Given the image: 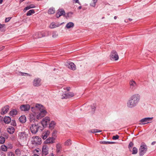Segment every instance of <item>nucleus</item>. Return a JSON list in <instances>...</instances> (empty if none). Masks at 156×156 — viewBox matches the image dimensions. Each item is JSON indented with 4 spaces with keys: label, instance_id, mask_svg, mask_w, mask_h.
<instances>
[{
    "label": "nucleus",
    "instance_id": "f257e3e1",
    "mask_svg": "<svg viewBox=\"0 0 156 156\" xmlns=\"http://www.w3.org/2000/svg\"><path fill=\"white\" fill-rule=\"evenodd\" d=\"M140 99V96L138 94H135L132 95L126 103L127 107L130 108H133L137 105Z\"/></svg>",
    "mask_w": 156,
    "mask_h": 156
},
{
    "label": "nucleus",
    "instance_id": "f03ea898",
    "mask_svg": "<svg viewBox=\"0 0 156 156\" xmlns=\"http://www.w3.org/2000/svg\"><path fill=\"white\" fill-rule=\"evenodd\" d=\"M35 108L37 109L40 111V113L36 116L37 119H41L46 115L47 112L45 108L42 105L39 104H36L35 107H32L31 108L32 109Z\"/></svg>",
    "mask_w": 156,
    "mask_h": 156
},
{
    "label": "nucleus",
    "instance_id": "7ed1b4c3",
    "mask_svg": "<svg viewBox=\"0 0 156 156\" xmlns=\"http://www.w3.org/2000/svg\"><path fill=\"white\" fill-rule=\"evenodd\" d=\"M67 89V88H66ZM69 89L67 88V91H64L62 95L61 98L62 99H67L73 97L74 95V94L72 92H69Z\"/></svg>",
    "mask_w": 156,
    "mask_h": 156
},
{
    "label": "nucleus",
    "instance_id": "20e7f679",
    "mask_svg": "<svg viewBox=\"0 0 156 156\" xmlns=\"http://www.w3.org/2000/svg\"><path fill=\"white\" fill-rule=\"evenodd\" d=\"M147 146L144 143H142L139 149V154L140 156H143L147 152Z\"/></svg>",
    "mask_w": 156,
    "mask_h": 156
},
{
    "label": "nucleus",
    "instance_id": "39448f33",
    "mask_svg": "<svg viewBox=\"0 0 156 156\" xmlns=\"http://www.w3.org/2000/svg\"><path fill=\"white\" fill-rule=\"evenodd\" d=\"M31 142L32 144L34 146H37L40 145L41 143V139L38 136H35L32 137Z\"/></svg>",
    "mask_w": 156,
    "mask_h": 156
},
{
    "label": "nucleus",
    "instance_id": "423d86ee",
    "mask_svg": "<svg viewBox=\"0 0 156 156\" xmlns=\"http://www.w3.org/2000/svg\"><path fill=\"white\" fill-rule=\"evenodd\" d=\"M55 132L52 133V137H49L44 142V143L46 144H52L55 142V138L53 136L55 134Z\"/></svg>",
    "mask_w": 156,
    "mask_h": 156
},
{
    "label": "nucleus",
    "instance_id": "0eeeda50",
    "mask_svg": "<svg viewBox=\"0 0 156 156\" xmlns=\"http://www.w3.org/2000/svg\"><path fill=\"white\" fill-rule=\"evenodd\" d=\"M30 130L33 134H35L38 131L37 123H34L31 125Z\"/></svg>",
    "mask_w": 156,
    "mask_h": 156
},
{
    "label": "nucleus",
    "instance_id": "6e6552de",
    "mask_svg": "<svg viewBox=\"0 0 156 156\" xmlns=\"http://www.w3.org/2000/svg\"><path fill=\"white\" fill-rule=\"evenodd\" d=\"M153 117H146L140 120V124H145L151 122Z\"/></svg>",
    "mask_w": 156,
    "mask_h": 156
},
{
    "label": "nucleus",
    "instance_id": "1a4fd4ad",
    "mask_svg": "<svg viewBox=\"0 0 156 156\" xmlns=\"http://www.w3.org/2000/svg\"><path fill=\"white\" fill-rule=\"evenodd\" d=\"M110 58L112 60L116 61L119 59V56L117 52L115 50H113L110 55Z\"/></svg>",
    "mask_w": 156,
    "mask_h": 156
},
{
    "label": "nucleus",
    "instance_id": "9d476101",
    "mask_svg": "<svg viewBox=\"0 0 156 156\" xmlns=\"http://www.w3.org/2000/svg\"><path fill=\"white\" fill-rule=\"evenodd\" d=\"M50 118L48 117H46L44 118L41 121L42 126L46 127L48 124L50 122Z\"/></svg>",
    "mask_w": 156,
    "mask_h": 156
},
{
    "label": "nucleus",
    "instance_id": "9b49d317",
    "mask_svg": "<svg viewBox=\"0 0 156 156\" xmlns=\"http://www.w3.org/2000/svg\"><path fill=\"white\" fill-rule=\"evenodd\" d=\"M28 135L25 132H20L18 133L20 138L23 141L26 140Z\"/></svg>",
    "mask_w": 156,
    "mask_h": 156
},
{
    "label": "nucleus",
    "instance_id": "f8f14e48",
    "mask_svg": "<svg viewBox=\"0 0 156 156\" xmlns=\"http://www.w3.org/2000/svg\"><path fill=\"white\" fill-rule=\"evenodd\" d=\"M65 15V12L63 9H59L57 11L56 16L57 18H58L62 16H64Z\"/></svg>",
    "mask_w": 156,
    "mask_h": 156
},
{
    "label": "nucleus",
    "instance_id": "ddd939ff",
    "mask_svg": "<svg viewBox=\"0 0 156 156\" xmlns=\"http://www.w3.org/2000/svg\"><path fill=\"white\" fill-rule=\"evenodd\" d=\"M20 109L22 111H28L30 109V105L28 104L22 105L20 107Z\"/></svg>",
    "mask_w": 156,
    "mask_h": 156
},
{
    "label": "nucleus",
    "instance_id": "4468645a",
    "mask_svg": "<svg viewBox=\"0 0 156 156\" xmlns=\"http://www.w3.org/2000/svg\"><path fill=\"white\" fill-rule=\"evenodd\" d=\"M48 153V148L46 146H44L42 150V155L45 156Z\"/></svg>",
    "mask_w": 156,
    "mask_h": 156
},
{
    "label": "nucleus",
    "instance_id": "2eb2a0df",
    "mask_svg": "<svg viewBox=\"0 0 156 156\" xmlns=\"http://www.w3.org/2000/svg\"><path fill=\"white\" fill-rule=\"evenodd\" d=\"M9 106L8 105H6L2 108L1 112V114L4 115L7 113L9 109Z\"/></svg>",
    "mask_w": 156,
    "mask_h": 156
},
{
    "label": "nucleus",
    "instance_id": "dca6fc26",
    "mask_svg": "<svg viewBox=\"0 0 156 156\" xmlns=\"http://www.w3.org/2000/svg\"><path fill=\"white\" fill-rule=\"evenodd\" d=\"M66 65L69 69L72 70H74L76 69L75 65L72 62H70L69 63H68Z\"/></svg>",
    "mask_w": 156,
    "mask_h": 156
},
{
    "label": "nucleus",
    "instance_id": "f3484780",
    "mask_svg": "<svg viewBox=\"0 0 156 156\" xmlns=\"http://www.w3.org/2000/svg\"><path fill=\"white\" fill-rule=\"evenodd\" d=\"M41 80L40 78H36L33 81V85L35 86L38 87L41 85Z\"/></svg>",
    "mask_w": 156,
    "mask_h": 156
},
{
    "label": "nucleus",
    "instance_id": "a211bd4d",
    "mask_svg": "<svg viewBox=\"0 0 156 156\" xmlns=\"http://www.w3.org/2000/svg\"><path fill=\"white\" fill-rule=\"evenodd\" d=\"M50 134V131L49 130H47L42 133L41 137L43 140L46 139L48 136Z\"/></svg>",
    "mask_w": 156,
    "mask_h": 156
},
{
    "label": "nucleus",
    "instance_id": "6ab92c4d",
    "mask_svg": "<svg viewBox=\"0 0 156 156\" xmlns=\"http://www.w3.org/2000/svg\"><path fill=\"white\" fill-rule=\"evenodd\" d=\"M36 116L35 114H31L30 115V121L31 122H35L36 121H37L36 119Z\"/></svg>",
    "mask_w": 156,
    "mask_h": 156
},
{
    "label": "nucleus",
    "instance_id": "aec40b11",
    "mask_svg": "<svg viewBox=\"0 0 156 156\" xmlns=\"http://www.w3.org/2000/svg\"><path fill=\"white\" fill-rule=\"evenodd\" d=\"M15 129L12 126H9L7 129V131L10 134L13 133L14 132Z\"/></svg>",
    "mask_w": 156,
    "mask_h": 156
},
{
    "label": "nucleus",
    "instance_id": "412c9836",
    "mask_svg": "<svg viewBox=\"0 0 156 156\" xmlns=\"http://www.w3.org/2000/svg\"><path fill=\"white\" fill-rule=\"evenodd\" d=\"M19 121L22 123H25L26 121V118L25 115H22L19 118Z\"/></svg>",
    "mask_w": 156,
    "mask_h": 156
},
{
    "label": "nucleus",
    "instance_id": "4be33fe9",
    "mask_svg": "<svg viewBox=\"0 0 156 156\" xmlns=\"http://www.w3.org/2000/svg\"><path fill=\"white\" fill-rule=\"evenodd\" d=\"M4 121L6 124H9L11 121V118L9 116H5L4 119Z\"/></svg>",
    "mask_w": 156,
    "mask_h": 156
},
{
    "label": "nucleus",
    "instance_id": "5701e85b",
    "mask_svg": "<svg viewBox=\"0 0 156 156\" xmlns=\"http://www.w3.org/2000/svg\"><path fill=\"white\" fill-rule=\"evenodd\" d=\"M56 123L54 121H51L49 124V128L50 129H53Z\"/></svg>",
    "mask_w": 156,
    "mask_h": 156
},
{
    "label": "nucleus",
    "instance_id": "b1692460",
    "mask_svg": "<svg viewBox=\"0 0 156 156\" xmlns=\"http://www.w3.org/2000/svg\"><path fill=\"white\" fill-rule=\"evenodd\" d=\"M73 14V13L72 12H70L66 14L65 13V15L64 17H65L66 19H68L69 18H71L72 16V15Z\"/></svg>",
    "mask_w": 156,
    "mask_h": 156
},
{
    "label": "nucleus",
    "instance_id": "393cba45",
    "mask_svg": "<svg viewBox=\"0 0 156 156\" xmlns=\"http://www.w3.org/2000/svg\"><path fill=\"white\" fill-rule=\"evenodd\" d=\"M74 23L73 22H69L66 24V27L67 29H69L72 27H74Z\"/></svg>",
    "mask_w": 156,
    "mask_h": 156
},
{
    "label": "nucleus",
    "instance_id": "a878e982",
    "mask_svg": "<svg viewBox=\"0 0 156 156\" xmlns=\"http://www.w3.org/2000/svg\"><path fill=\"white\" fill-rule=\"evenodd\" d=\"M17 113V111L16 109H13L10 111L9 114L10 115L13 116L16 115Z\"/></svg>",
    "mask_w": 156,
    "mask_h": 156
},
{
    "label": "nucleus",
    "instance_id": "bb28decb",
    "mask_svg": "<svg viewBox=\"0 0 156 156\" xmlns=\"http://www.w3.org/2000/svg\"><path fill=\"white\" fill-rule=\"evenodd\" d=\"M56 151L57 153H59L61 151L62 148L61 145L59 144H57L56 146Z\"/></svg>",
    "mask_w": 156,
    "mask_h": 156
},
{
    "label": "nucleus",
    "instance_id": "cd10ccee",
    "mask_svg": "<svg viewBox=\"0 0 156 156\" xmlns=\"http://www.w3.org/2000/svg\"><path fill=\"white\" fill-rule=\"evenodd\" d=\"M17 73L18 75L23 76H31V75L28 73H23V72H19L18 73Z\"/></svg>",
    "mask_w": 156,
    "mask_h": 156
},
{
    "label": "nucleus",
    "instance_id": "c85d7f7f",
    "mask_svg": "<svg viewBox=\"0 0 156 156\" xmlns=\"http://www.w3.org/2000/svg\"><path fill=\"white\" fill-rule=\"evenodd\" d=\"M1 150L2 151H6L7 150V147L4 144H2L0 147Z\"/></svg>",
    "mask_w": 156,
    "mask_h": 156
},
{
    "label": "nucleus",
    "instance_id": "c756f323",
    "mask_svg": "<svg viewBox=\"0 0 156 156\" xmlns=\"http://www.w3.org/2000/svg\"><path fill=\"white\" fill-rule=\"evenodd\" d=\"M16 154L18 156H20L21 154V151L19 149H17L15 151Z\"/></svg>",
    "mask_w": 156,
    "mask_h": 156
},
{
    "label": "nucleus",
    "instance_id": "7c9ffc66",
    "mask_svg": "<svg viewBox=\"0 0 156 156\" xmlns=\"http://www.w3.org/2000/svg\"><path fill=\"white\" fill-rule=\"evenodd\" d=\"M129 84L130 86L132 87H137V85L135 82L134 81H131L129 82Z\"/></svg>",
    "mask_w": 156,
    "mask_h": 156
},
{
    "label": "nucleus",
    "instance_id": "2f4dec72",
    "mask_svg": "<svg viewBox=\"0 0 156 156\" xmlns=\"http://www.w3.org/2000/svg\"><path fill=\"white\" fill-rule=\"evenodd\" d=\"M100 143L103 144H113L115 143V142L112 141H101L100 142Z\"/></svg>",
    "mask_w": 156,
    "mask_h": 156
},
{
    "label": "nucleus",
    "instance_id": "473e14b6",
    "mask_svg": "<svg viewBox=\"0 0 156 156\" xmlns=\"http://www.w3.org/2000/svg\"><path fill=\"white\" fill-rule=\"evenodd\" d=\"M91 112L92 113H94L95 110L96 105L95 104H93L92 105H91Z\"/></svg>",
    "mask_w": 156,
    "mask_h": 156
},
{
    "label": "nucleus",
    "instance_id": "72a5a7b5",
    "mask_svg": "<svg viewBox=\"0 0 156 156\" xmlns=\"http://www.w3.org/2000/svg\"><path fill=\"white\" fill-rule=\"evenodd\" d=\"M35 13V11L34 9H31L27 13V16H30L32 14H34Z\"/></svg>",
    "mask_w": 156,
    "mask_h": 156
},
{
    "label": "nucleus",
    "instance_id": "f704fd0d",
    "mask_svg": "<svg viewBox=\"0 0 156 156\" xmlns=\"http://www.w3.org/2000/svg\"><path fill=\"white\" fill-rule=\"evenodd\" d=\"M64 144L66 146L70 145L72 144L71 140L70 139H68L65 142Z\"/></svg>",
    "mask_w": 156,
    "mask_h": 156
},
{
    "label": "nucleus",
    "instance_id": "c9c22d12",
    "mask_svg": "<svg viewBox=\"0 0 156 156\" xmlns=\"http://www.w3.org/2000/svg\"><path fill=\"white\" fill-rule=\"evenodd\" d=\"M55 12L54 8H50L49 9L48 12L49 14H53Z\"/></svg>",
    "mask_w": 156,
    "mask_h": 156
},
{
    "label": "nucleus",
    "instance_id": "e433bc0d",
    "mask_svg": "<svg viewBox=\"0 0 156 156\" xmlns=\"http://www.w3.org/2000/svg\"><path fill=\"white\" fill-rule=\"evenodd\" d=\"M5 141V137L3 136H0V144H3Z\"/></svg>",
    "mask_w": 156,
    "mask_h": 156
},
{
    "label": "nucleus",
    "instance_id": "4c0bfd02",
    "mask_svg": "<svg viewBox=\"0 0 156 156\" xmlns=\"http://www.w3.org/2000/svg\"><path fill=\"white\" fill-rule=\"evenodd\" d=\"M138 151L137 149L135 147H134L132 149V153L133 154H136L137 153Z\"/></svg>",
    "mask_w": 156,
    "mask_h": 156
},
{
    "label": "nucleus",
    "instance_id": "58836bf2",
    "mask_svg": "<svg viewBox=\"0 0 156 156\" xmlns=\"http://www.w3.org/2000/svg\"><path fill=\"white\" fill-rule=\"evenodd\" d=\"M58 27V26L56 25L55 24V23H51L50 25V27L51 28H56Z\"/></svg>",
    "mask_w": 156,
    "mask_h": 156
},
{
    "label": "nucleus",
    "instance_id": "ea45409f",
    "mask_svg": "<svg viewBox=\"0 0 156 156\" xmlns=\"http://www.w3.org/2000/svg\"><path fill=\"white\" fill-rule=\"evenodd\" d=\"M98 0H92V2H91L90 4V5L93 6L94 7L96 5V3L97 2Z\"/></svg>",
    "mask_w": 156,
    "mask_h": 156
},
{
    "label": "nucleus",
    "instance_id": "a19ab883",
    "mask_svg": "<svg viewBox=\"0 0 156 156\" xmlns=\"http://www.w3.org/2000/svg\"><path fill=\"white\" fill-rule=\"evenodd\" d=\"M37 127H38V130H40L41 131H42L44 128L45 127H44L42 126H41L39 125L38 123H37Z\"/></svg>",
    "mask_w": 156,
    "mask_h": 156
},
{
    "label": "nucleus",
    "instance_id": "79ce46f5",
    "mask_svg": "<svg viewBox=\"0 0 156 156\" xmlns=\"http://www.w3.org/2000/svg\"><path fill=\"white\" fill-rule=\"evenodd\" d=\"M7 148L9 149H12L13 147V145L11 143H9L7 144Z\"/></svg>",
    "mask_w": 156,
    "mask_h": 156
},
{
    "label": "nucleus",
    "instance_id": "37998d69",
    "mask_svg": "<svg viewBox=\"0 0 156 156\" xmlns=\"http://www.w3.org/2000/svg\"><path fill=\"white\" fill-rule=\"evenodd\" d=\"M133 145V143L132 142H131L129 143V145H128V148L129 149V150L130 151L131 148L132 147Z\"/></svg>",
    "mask_w": 156,
    "mask_h": 156
},
{
    "label": "nucleus",
    "instance_id": "c03bdc74",
    "mask_svg": "<svg viewBox=\"0 0 156 156\" xmlns=\"http://www.w3.org/2000/svg\"><path fill=\"white\" fill-rule=\"evenodd\" d=\"M10 122H11V125H12L14 126H16V122L15 120H12Z\"/></svg>",
    "mask_w": 156,
    "mask_h": 156
},
{
    "label": "nucleus",
    "instance_id": "a18cd8bd",
    "mask_svg": "<svg viewBox=\"0 0 156 156\" xmlns=\"http://www.w3.org/2000/svg\"><path fill=\"white\" fill-rule=\"evenodd\" d=\"M119 136L117 135H116L115 136H112V139L114 140H117L119 139Z\"/></svg>",
    "mask_w": 156,
    "mask_h": 156
},
{
    "label": "nucleus",
    "instance_id": "49530a36",
    "mask_svg": "<svg viewBox=\"0 0 156 156\" xmlns=\"http://www.w3.org/2000/svg\"><path fill=\"white\" fill-rule=\"evenodd\" d=\"M7 155V156H14V154L12 152H9L8 153Z\"/></svg>",
    "mask_w": 156,
    "mask_h": 156
},
{
    "label": "nucleus",
    "instance_id": "de8ad7c7",
    "mask_svg": "<svg viewBox=\"0 0 156 156\" xmlns=\"http://www.w3.org/2000/svg\"><path fill=\"white\" fill-rule=\"evenodd\" d=\"M58 36V34L56 32H53L52 34V37L55 38Z\"/></svg>",
    "mask_w": 156,
    "mask_h": 156
},
{
    "label": "nucleus",
    "instance_id": "09e8293b",
    "mask_svg": "<svg viewBox=\"0 0 156 156\" xmlns=\"http://www.w3.org/2000/svg\"><path fill=\"white\" fill-rule=\"evenodd\" d=\"M73 3H78L80 5H81L80 3L79 2V0H73Z\"/></svg>",
    "mask_w": 156,
    "mask_h": 156
},
{
    "label": "nucleus",
    "instance_id": "8fccbe9b",
    "mask_svg": "<svg viewBox=\"0 0 156 156\" xmlns=\"http://www.w3.org/2000/svg\"><path fill=\"white\" fill-rule=\"evenodd\" d=\"M30 9L33 8L35 7V5L33 4H31L28 5Z\"/></svg>",
    "mask_w": 156,
    "mask_h": 156
},
{
    "label": "nucleus",
    "instance_id": "3c124183",
    "mask_svg": "<svg viewBox=\"0 0 156 156\" xmlns=\"http://www.w3.org/2000/svg\"><path fill=\"white\" fill-rule=\"evenodd\" d=\"M30 9L29 6H27V7H26L24 8V9H23V11L24 12H25L27 10H29V9Z\"/></svg>",
    "mask_w": 156,
    "mask_h": 156
},
{
    "label": "nucleus",
    "instance_id": "603ef678",
    "mask_svg": "<svg viewBox=\"0 0 156 156\" xmlns=\"http://www.w3.org/2000/svg\"><path fill=\"white\" fill-rule=\"evenodd\" d=\"M94 131H95L94 132H95V133H98L101 132V130L97 129H94Z\"/></svg>",
    "mask_w": 156,
    "mask_h": 156
},
{
    "label": "nucleus",
    "instance_id": "864d4df0",
    "mask_svg": "<svg viewBox=\"0 0 156 156\" xmlns=\"http://www.w3.org/2000/svg\"><path fill=\"white\" fill-rule=\"evenodd\" d=\"M11 18L10 17H8V18H5V22H9L11 19Z\"/></svg>",
    "mask_w": 156,
    "mask_h": 156
},
{
    "label": "nucleus",
    "instance_id": "5fc2aeb1",
    "mask_svg": "<svg viewBox=\"0 0 156 156\" xmlns=\"http://www.w3.org/2000/svg\"><path fill=\"white\" fill-rule=\"evenodd\" d=\"M4 46H0V51H2V50L3 49H4Z\"/></svg>",
    "mask_w": 156,
    "mask_h": 156
},
{
    "label": "nucleus",
    "instance_id": "6e6d98bb",
    "mask_svg": "<svg viewBox=\"0 0 156 156\" xmlns=\"http://www.w3.org/2000/svg\"><path fill=\"white\" fill-rule=\"evenodd\" d=\"M4 25H5L4 24H0V30H1V28H3Z\"/></svg>",
    "mask_w": 156,
    "mask_h": 156
},
{
    "label": "nucleus",
    "instance_id": "4d7b16f0",
    "mask_svg": "<svg viewBox=\"0 0 156 156\" xmlns=\"http://www.w3.org/2000/svg\"><path fill=\"white\" fill-rule=\"evenodd\" d=\"M156 143V141H153V142H152V143H151V145H154V144H155V143Z\"/></svg>",
    "mask_w": 156,
    "mask_h": 156
},
{
    "label": "nucleus",
    "instance_id": "13d9d810",
    "mask_svg": "<svg viewBox=\"0 0 156 156\" xmlns=\"http://www.w3.org/2000/svg\"><path fill=\"white\" fill-rule=\"evenodd\" d=\"M44 36H43V35L40 36H38V37H36L35 38H40V37H44Z\"/></svg>",
    "mask_w": 156,
    "mask_h": 156
},
{
    "label": "nucleus",
    "instance_id": "bf43d9fd",
    "mask_svg": "<svg viewBox=\"0 0 156 156\" xmlns=\"http://www.w3.org/2000/svg\"><path fill=\"white\" fill-rule=\"evenodd\" d=\"M32 156H39L37 154H34Z\"/></svg>",
    "mask_w": 156,
    "mask_h": 156
},
{
    "label": "nucleus",
    "instance_id": "052dcab7",
    "mask_svg": "<svg viewBox=\"0 0 156 156\" xmlns=\"http://www.w3.org/2000/svg\"><path fill=\"white\" fill-rule=\"evenodd\" d=\"M82 8V6H79L78 7V9H81Z\"/></svg>",
    "mask_w": 156,
    "mask_h": 156
},
{
    "label": "nucleus",
    "instance_id": "680f3d73",
    "mask_svg": "<svg viewBox=\"0 0 156 156\" xmlns=\"http://www.w3.org/2000/svg\"><path fill=\"white\" fill-rule=\"evenodd\" d=\"M88 132L89 133H93V132H92V130H89Z\"/></svg>",
    "mask_w": 156,
    "mask_h": 156
},
{
    "label": "nucleus",
    "instance_id": "e2e57ef3",
    "mask_svg": "<svg viewBox=\"0 0 156 156\" xmlns=\"http://www.w3.org/2000/svg\"><path fill=\"white\" fill-rule=\"evenodd\" d=\"M3 2V0H0V4H2Z\"/></svg>",
    "mask_w": 156,
    "mask_h": 156
},
{
    "label": "nucleus",
    "instance_id": "0e129e2a",
    "mask_svg": "<svg viewBox=\"0 0 156 156\" xmlns=\"http://www.w3.org/2000/svg\"><path fill=\"white\" fill-rule=\"evenodd\" d=\"M114 19L116 20V19H117V17L116 16H115L114 17Z\"/></svg>",
    "mask_w": 156,
    "mask_h": 156
},
{
    "label": "nucleus",
    "instance_id": "69168bd1",
    "mask_svg": "<svg viewBox=\"0 0 156 156\" xmlns=\"http://www.w3.org/2000/svg\"><path fill=\"white\" fill-rule=\"evenodd\" d=\"M92 130V132L93 133H95V132H95V131H94V129H93Z\"/></svg>",
    "mask_w": 156,
    "mask_h": 156
},
{
    "label": "nucleus",
    "instance_id": "338daca9",
    "mask_svg": "<svg viewBox=\"0 0 156 156\" xmlns=\"http://www.w3.org/2000/svg\"><path fill=\"white\" fill-rule=\"evenodd\" d=\"M92 130V132L93 133H95V132H95V131H94V129H93Z\"/></svg>",
    "mask_w": 156,
    "mask_h": 156
},
{
    "label": "nucleus",
    "instance_id": "774afa93",
    "mask_svg": "<svg viewBox=\"0 0 156 156\" xmlns=\"http://www.w3.org/2000/svg\"><path fill=\"white\" fill-rule=\"evenodd\" d=\"M22 156H28L26 155H22Z\"/></svg>",
    "mask_w": 156,
    "mask_h": 156
}]
</instances>
